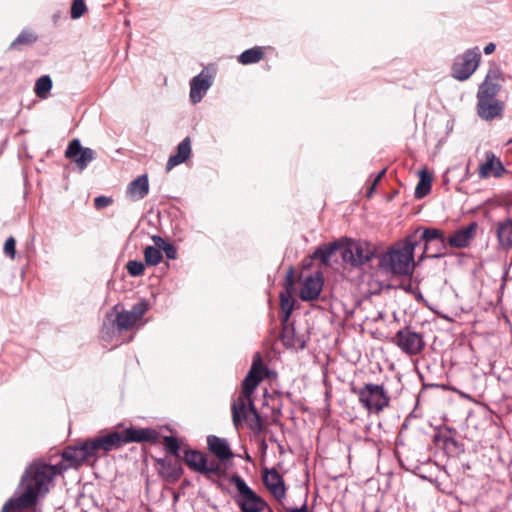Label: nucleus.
Masks as SVG:
<instances>
[{
    "label": "nucleus",
    "instance_id": "38",
    "mask_svg": "<svg viewBox=\"0 0 512 512\" xmlns=\"http://www.w3.org/2000/svg\"><path fill=\"white\" fill-rule=\"evenodd\" d=\"M87 7L84 2V0H73L72 6H71V18L72 19H79L83 16L85 13Z\"/></svg>",
    "mask_w": 512,
    "mask_h": 512
},
{
    "label": "nucleus",
    "instance_id": "6",
    "mask_svg": "<svg viewBox=\"0 0 512 512\" xmlns=\"http://www.w3.org/2000/svg\"><path fill=\"white\" fill-rule=\"evenodd\" d=\"M229 481L238 490L235 502L241 512H262L268 507L267 502L257 495L238 474H233Z\"/></svg>",
    "mask_w": 512,
    "mask_h": 512
},
{
    "label": "nucleus",
    "instance_id": "28",
    "mask_svg": "<svg viewBox=\"0 0 512 512\" xmlns=\"http://www.w3.org/2000/svg\"><path fill=\"white\" fill-rule=\"evenodd\" d=\"M264 55L262 47L256 46L245 50L238 56V61L243 65L253 64L259 62Z\"/></svg>",
    "mask_w": 512,
    "mask_h": 512
},
{
    "label": "nucleus",
    "instance_id": "2",
    "mask_svg": "<svg viewBox=\"0 0 512 512\" xmlns=\"http://www.w3.org/2000/svg\"><path fill=\"white\" fill-rule=\"evenodd\" d=\"M60 473L55 465L35 462L30 465L22 476L19 489L22 490L18 497L10 498L3 506L1 512H16L34 506L40 495L49 490V484Z\"/></svg>",
    "mask_w": 512,
    "mask_h": 512
},
{
    "label": "nucleus",
    "instance_id": "49",
    "mask_svg": "<svg viewBox=\"0 0 512 512\" xmlns=\"http://www.w3.org/2000/svg\"><path fill=\"white\" fill-rule=\"evenodd\" d=\"M511 142H512V139L509 140V143H511Z\"/></svg>",
    "mask_w": 512,
    "mask_h": 512
},
{
    "label": "nucleus",
    "instance_id": "10",
    "mask_svg": "<svg viewBox=\"0 0 512 512\" xmlns=\"http://www.w3.org/2000/svg\"><path fill=\"white\" fill-rule=\"evenodd\" d=\"M418 241H423L425 243L424 253H427L431 249L433 243L436 244L435 252L427 254L426 257L441 258L445 255L447 238L442 230L437 228H426L423 230L420 240Z\"/></svg>",
    "mask_w": 512,
    "mask_h": 512
},
{
    "label": "nucleus",
    "instance_id": "14",
    "mask_svg": "<svg viewBox=\"0 0 512 512\" xmlns=\"http://www.w3.org/2000/svg\"><path fill=\"white\" fill-rule=\"evenodd\" d=\"M504 109L505 104L498 99L477 100V114L485 121L502 118Z\"/></svg>",
    "mask_w": 512,
    "mask_h": 512
},
{
    "label": "nucleus",
    "instance_id": "46",
    "mask_svg": "<svg viewBox=\"0 0 512 512\" xmlns=\"http://www.w3.org/2000/svg\"><path fill=\"white\" fill-rule=\"evenodd\" d=\"M288 512H308L307 503L304 502L300 508H289Z\"/></svg>",
    "mask_w": 512,
    "mask_h": 512
},
{
    "label": "nucleus",
    "instance_id": "48",
    "mask_svg": "<svg viewBox=\"0 0 512 512\" xmlns=\"http://www.w3.org/2000/svg\"><path fill=\"white\" fill-rule=\"evenodd\" d=\"M266 509H268V512H274L269 506Z\"/></svg>",
    "mask_w": 512,
    "mask_h": 512
},
{
    "label": "nucleus",
    "instance_id": "21",
    "mask_svg": "<svg viewBox=\"0 0 512 512\" xmlns=\"http://www.w3.org/2000/svg\"><path fill=\"white\" fill-rule=\"evenodd\" d=\"M207 445L209 451L220 461H226L234 457L227 440L224 438L210 435L207 437Z\"/></svg>",
    "mask_w": 512,
    "mask_h": 512
},
{
    "label": "nucleus",
    "instance_id": "11",
    "mask_svg": "<svg viewBox=\"0 0 512 512\" xmlns=\"http://www.w3.org/2000/svg\"><path fill=\"white\" fill-rule=\"evenodd\" d=\"M65 157L75 162L80 171L87 168L88 164L96 159V152L88 147H83L79 139L70 141L65 151Z\"/></svg>",
    "mask_w": 512,
    "mask_h": 512
},
{
    "label": "nucleus",
    "instance_id": "4",
    "mask_svg": "<svg viewBox=\"0 0 512 512\" xmlns=\"http://www.w3.org/2000/svg\"><path fill=\"white\" fill-rule=\"evenodd\" d=\"M159 433L152 428L130 427L123 431H114L103 436H99L102 453L106 454L112 450L121 448L128 443L157 442Z\"/></svg>",
    "mask_w": 512,
    "mask_h": 512
},
{
    "label": "nucleus",
    "instance_id": "19",
    "mask_svg": "<svg viewBox=\"0 0 512 512\" xmlns=\"http://www.w3.org/2000/svg\"><path fill=\"white\" fill-rule=\"evenodd\" d=\"M505 172L506 169L503 166L502 162L498 158H496V156L492 152L486 153V161L480 164L478 169V174L481 179H486L489 178L490 176L500 178Z\"/></svg>",
    "mask_w": 512,
    "mask_h": 512
},
{
    "label": "nucleus",
    "instance_id": "18",
    "mask_svg": "<svg viewBox=\"0 0 512 512\" xmlns=\"http://www.w3.org/2000/svg\"><path fill=\"white\" fill-rule=\"evenodd\" d=\"M478 224L471 222L465 227L458 229L452 236L447 238V244L453 248H465L476 234Z\"/></svg>",
    "mask_w": 512,
    "mask_h": 512
},
{
    "label": "nucleus",
    "instance_id": "16",
    "mask_svg": "<svg viewBox=\"0 0 512 512\" xmlns=\"http://www.w3.org/2000/svg\"><path fill=\"white\" fill-rule=\"evenodd\" d=\"M323 288V277L320 272L308 276L301 288L300 298L303 301H313L318 299Z\"/></svg>",
    "mask_w": 512,
    "mask_h": 512
},
{
    "label": "nucleus",
    "instance_id": "33",
    "mask_svg": "<svg viewBox=\"0 0 512 512\" xmlns=\"http://www.w3.org/2000/svg\"><path fill=\"white\" fill-rule=\"evenodd\" d=\"M162 253L161 250L157 249L154 246H147L144 249V259L145 264L148 266H156L162 261Z\"/></svg>",
    "mask_w": 512,
    "mask_h": 512
},
{
    "label": "nucleus",
    "instance_id": "42",
    "mask_svg": "<svg viewBox=\"0 0 512 512\" xmlns=\"http://www.w3.org/2000/svg\"><path fill=\"white\" fill-rule=\"evenodd\" d=\"M162 251L165 253L168 259L174 260L177 258V249L173 244L168 243L162 247Z\"/></svg>",
    "mask_w": 512,
    "mask_h": 512
},
{
    "label": "nucleus",
    "instance_id": "1",
    "mask_svg": "<svg viewBox=\"0 0 512 512\" xmlns=\"http://www.w3.org/2000/svg\"><path fill=\"white\" fill-rule=\"evenodd\" d=\"M267 375L268 370L263 364L262 357L256 353L251 368L242 382L241 395L235 398L231 405L232 421L236 428L245 423L255 435L262 433L263 423L252 394Z\"/></svg>",
    "mask_w": 512,
    "mask_h": 512
},
{
    "label": "nucleus",
    "instance_id": "47",
    "mask_svg": "<svg viewBox=\"0 0 512 512\" xmlns=\"http://www.w3.org/2000/svg\"><path fill=\"white\" fill-rule=\"evenodd\" d=\"M386 170L383 169L378 175L377 177L375 178L374 182L372 183L371 185V190H373L375 188V186L377 185V183L380 181V179L382 178V176L385 174Z\"/></svg>",
    "mask_w": 512,
    "mask_h": 512
},
{
    "label": "nucleus",
    "instance_id": "8",
    "mask_svg": "<svg viewBox=\"0 0 512 512\" xmlns=\"http://www.w3.org/2000/svg\"><path fill=\"white\" fill-rule=\"evenodd\" d=\"M392 343L408 356L420 354L426 345L423 335L413 331L410 327H404L397 331L392 338Z\"/></svg>",
    "mask_w": 512,
    "mask_h": 512
},
{
    "label": "nucleus",
    "instance_id": "24",
    "mask_svg": "<svg viewBox=\"0 0 512 512\" xmlns=\"http://www.w3.org/2000/svg\"><path fill=\"white\" fill-rule=\"evenodd\" d=\"M184 461L191 470L201 474L208 462V459L206 455L200 451L186 450Z\"/></svg>",
    "mask_w": 512,
    "mask_h": 512
},
{
    "label": "nucleus",
    "instance_id": "9",
    "mask_svg": "<svg viewBox=\"0 0 512 512\" xmlns=\"http://www.w3.org/2000/svg\"><path fill=\"white\" fill-rule=\"evenodd\" d=\"M374 255V248L367 242L362 241H350L341 251L343 261L353 267L367 264L373 259Z\"/></svg>",
    "mask_w": 512,
    "mask_h": 512
},
{
    "label": "nucleus",
    "instance_id": "27",
    "mask_svg": "<svg viewBox=\"0 0 512 512\" xmlns=\"http://www.w3.org/2000/svg\"><path fill=\"white\" fill-rule=\"evenodd\" d=\"M137 323L136 319L126 310L118 313L113 320V327L118 332L131 329Z\"/></svg>",
    "mask_w": 512,
    "mask_h": 512
},
{
    "label": "nucleus",
    "instance_id": "35",
    "mask_svg": "<svg viewBox=\"0 0 512 512\" xmlns=\"http://www.w3.org/2000/svg\"><path fill=\"white\" fill-rule=\"evenodd\" d=\"M127 272L132 277L142 276L145 271V264L141 261L130 260L126 264Z\"/></svg>",
    "mask_w": 512,
    "mask_h": 512
},
{
    "label": "nucleus",
    "instance_id": "23",
    "mask_svg": "<svg viewBox=\"0 0 512 512\" xmlns=\"http://www.w3.org/2000/svg\"><path fill=\"white\" fill-rule=\"evenodd\" d=\"M191 156V140L184 138L177 146V153L171 155L166 164V170L170 171L175 166L185 162Z\"/></svg>",
    "mask_w": 512,
    "mask_h": 512
},
{
    "label": "nucleus",
    "instance_id": "26",
    "mask_svg": "<svg viewBox=\"0 0 512 512\" xmlns=\"http://www.w3.org/2000/svg\"><path fill=\"white\" fill-rule=\"evenodd\" d=\"M497 237L503 248L512 247V219L508 218L497 225Z\"/></svg>",
    "mask_w": 512,
    "mask_h": 512
},
{
    "label": "nucleus",
    "instance_id": "45",
    "mask_svg": "<svg viewBox=\"0 0 512 512\" xmlns=\"http://www.w3.org/2000/svg\"><path fill=\"white\" fill-rule=\"evenodd\" d=\"M496 49V45L492 42L488 43L485 47H484V53L485 54H491L495 51Z\"/></svg>",
    "mask_w": 512,
    "mask_h": 512
},
{
    "label": "nucleus",
    "instance_id": "44",
    "mask_svg": "<svg viewBox=\"0 0 512 512\" xmlns=\"http://www.w3.org/2000/svg\"><path fill=\"white\" fill-rule=\"evenodd\" d=\"M286 285L287 287H292L294 285V271L292 268H290L288 271H287V274H286Z\"/></svg>",
    "mask_w": 512,
    "mask_h": 512
},
{
    "label": "nucleus",
    "instance_id": "15",
    "mask_svg": "<svg viewBox=\"0 0 512 512\" xmlns=\"http://www.w3.org/2000/svg\"><path fill=\"white\" fill-rule=\"evenodd\" d=\"M283 329L281 339L285 347L294 350H303L306 347L308 336L304 333H298L293 324L282 323Z\"/></svg>",
    "mask_w": 512,
    "mask_h": 512
},
{
    "label": "nucleus",
    "instance_id": "3",
    "mask_svg": "<svg viewBox=\"0 0 512 512\" xmlns=\"http://www.w3.org/2000/svg\"><path fill=\"white\" fill-rule=\"evenodd\" d=\"M418 244L416 234L407 236L403 242L396 244L380 257V267L395 275L411 274L414 269V250Z\"/></svg>",
    "mask_w": 512,
    "mask_h": 512
},
{
    "label": "nucleus",
    "instance_id": "36",
    "mask_svg": "<svg viewBox=\"0 0 512 512\" xmlns=\"http://www.w3.org/2000/svg\"><path fill=\"white\" fill-rule=\"evenodd\" d=\"M91 458H97L102 452V445L99 437L85 440Z\"/></svg>",
    "mask_w": 512,
    "mask_h": 512
},
{
    "label": "nucleus",
    "instance_id": "29",
    "mask_svg": "<svg viewBox=\"0 0 512 512\" xmlns=\"http://www.w3.org/2000/svg\"><path fill=\"white\" fill-rule=\"evenodd\" d=\"M419 175L420 180L415 188V197L418 199L423 198L430 192L432 183V177L428 171L421 170Z\"/></svg>",
    "mask_w": 512,
    "mask_h": 512
},
{
    "label": "nucleus",
    "instance_id": "40",
    "mask_svg": "<svg viewBox=\"0 0 512 512\" xmlns=\"http://www.w3.org/2000/svg\"><path fill=\"white\" fill-rule=\"evenodd\" d=\"M15 245H16V241L12 236L8 237L4 244V248H3L4 253L7 256H9L11 259L15 258V254H16Z\"/></svg>",
    "mask_w": 512,
    "mask_h": 512
},
{
    "label": "nucleus",
    "instance_id": "17",
    "mask_svg": "<svg viewBox=\"0 0 512 512\" xmlns=\"http://www.w3.org/2000/svg\"><path fill=\"white\" fill-rule=\"evenodd\" d=\"M212 85L211 76L202 71L193 77L190 82V100L192 103H199Z\"/></svg>",
    "mask_w": 512,
    "mask_h": 512
},
{
    "label": "nucleus",
    "instance_id": "32",
    "mask_svg": "<svg viewBox=\"0 0 512 512\" xmlns=\"http://www.w3.org/2000/svg\"><path fill=\"white\" fill-rule=\"evenodd\" d=\"M52 89V80L50 76L43 75L39 79H37L34 87L35 94L41 98L45 99L48 96V93Z\"/></svg>",
    "mask_w": 512,
    "mask_h": 512
},
{
    "label": "nucleus",
    "instance_id": "7",
    "mask_svg": "<svg viewBox=\"0 0 512 512\" xmlns=\"http://www.w3.org/2000/svg\"><path fill=\"white\" fill-rule=\"evenodd\" d=\"M481 59L480 49L473 47L466 50L463 54L458 55L452 65V76L459 80L465 81L477 69Z\"/></svg>",
    "mask_w": 512,
    "mask_h": 512
},
{
    "label": "nucleus",
    "instance_id": "34",
    "mask_svg": "<svg viewBox=\"0 0 512 512\" xmlns=\"http://www.w3.org/2000/svg\"><path fill=\"white\" fill-rule=\"evenodd\" d=\"M37 40V36L28 31H22L17 38L11 43L12 48L19 45H30Z\"/></svg>",
    "mask_w": 512,
    "mask_h": 512
},
{
    "label": "nucleus",
    "instance_id": "41",
    "mask_svg": "<svg viewBox=\"0 0 512 512\" xmlns=\"http://www.w3.org/2000/svg\"><path fill=\"white\" fill-rule=\"evenodd\" d=\"M112 202L113 200L111 197L98 196L94 199V206L96 209L100 210L108 207L109 205L112 204Z\"/></svg>",
    "mask_w": 512,
    "mask_h": 512
},
{
    "label": "nucleus",
    "instance_id": "25",
    "mask_svg": "<svg viewBox=\"0 0 512 512\" xmlns=\"http://www.w3.org/2000/svg\"><path fill=\"white\" fill-rule=\"evenodd\" d=\"M341 248L338 241L330 242L319 246L312 254V258L320 260L323 264L327 265L335 252Z\"/></svg>",
    "mask_w": 512,
    "mask_h": 512
},
{
    "label": "nucleus",
    "instance_id": "20",
    "mask_svg": "<svg viewBox=\"0 0 512 512\" xmlns=\"http://www.w3.org/2000/svg\"><path fill=\"white\" fill-rule=\"evenodd\" d=\"M263 482L277 500L281 501L285 498L286 488L284 480L275 469H272L263 476Z\"/></svg>",
    "mask_w": 512,
    "mask_h": 512
},
{
    "label": "nucleus",
    "instance_id": "13",
    "mask_svg": "<svg viewBox=\"0 0 512 512\" xmlns=\"http://www.w3.org/2000/svg\"><path fill=\"white\" fill-rule=\"evenodd\" d=\"M62 458L64 461L68 462V465L65 468H77L85 461L90 460L91 456L88 452L85 441H82L76 445L66 447L62 452Z\"/></svg>",
    "mask_w": 512,
    "mask_h": 512
},
{
    "label": "nucleus",
    "instance_id": "30",
    "mask_svg": "<svg viewBox=\"0 0 512 512\" xmlns=\"http://www.w3.org/2000/svg\"><path fill=\"white\" fill-rule=\"evenodd\" d=\"M203 475L206 476L208 480H210L213 483H217L218 486L221 487V484H219L215 477L221 478L225 475V471L221 468L220 464L216 461L207 462L204 470L202 471Z\"/></svg>",
    "mask_w": 512,
    "mask_h": 512
},
{
    "label": "nucleus",
    "instance_id": "43",
    "mask_svg": "<svg viewBox=\"0 0 512 512\" xmlns=\"http://www.w3.org/2000/svg\"><path fill=\"white\" fill-rule=\"evenodd\" d=\"M152 240L154 242V247H156L159 250H162V247L167 245L168 242H166L161 236L159 235H153Z\"/></svg>",
    "mask_w": 512,
    "mask_h": 512
},
{
    "label": "nucleus",
    "instance_id": "31",
    "mask_svg": "<svg viewBox=\"0 0 512 512\" xmlns=\"http://www.w3.org/2000/svg\"><path fill=\"white\" fill-rule=\"evenodd\" d=\"M280 306L282 312V323H287L294 308V300L289 292L280 293Z\"/></svg>",
    "mask_w": 512,
    "mask_h": 512
},
{
    "label": "nucleus",
    "instance_id": "39",
    "mask_svg": "<svg viewBox=\"0 0 512 512\" xmlns=\"http://www.w3.org/2000/svg\"><path fill=\"white\" fill-rule=\"evenodd\" d=\"M164 446L169 453H171L174 456H178L180 446H179L178 439L176 437L165 436L164 437Z\"/></svg>",
    "mask_w": 512,
    "mask_h": 512
},
{
    "label": "nucleus",
    "instance_id": "12",
    "mask_svg": "<svg viewBox=\"0 0 512 512\" xmlns=\"http://www.w3.org/2000/svg\"><path fill=\"white\" fill-rule=\"evenodd\" d=\"M501 77V72L498 68H491L485 80L479 86L477 92V100L480 99H496L498 92L501 89V85L499 79Z\"/></svg>",
    "mask_w": 512,
    "mask_h": 512
},
{
    "label": "nucleus",
    "instance_id": "22",
    "mask_svg": "<svg viewBox=\"0 0 512 512\" xmlns=\"http://www.w3.org/2000/svg\"><path fill=\"white\" fill-rule=\"evenodd\" d=\"M126 193L133 201L145 198L149 193V181L147 175H140L135 180L131 181L127 187Z\"/></svg>",
    "mask_w": 512,
    "mask_h": 512
},
{
    "label": "nucleus",
    "instance_id": "5",
    "mask_svg": "<svg viewBox=\"0 0 512 512\" xmlns=\"http://www.w3.org/2000/svg\"><path fill=\"white\" fill-rule=\"evenodd\" d=\"M360 404L369 413L379 414L390 405V396L383 385L367 383L359 389H353Z\"/></svg>",
    "mask_w": 512,
    "mask_h": 512
},
{
    "label": "nucleus",
    "instance_id": "37",
    "mask_svg": "<svg viewBox=\"0 0 512 512\" xmlns=\"http://www.w3.org/2000/svg\"><path fill=\"white\" fill-rule=\"evenodd\" d=\"M148 310V303L145 300L135 303L128 312L139 322Z\"/></svg>",
    "mask_w": 512,
    "mask_h": 512
}]
</instances>
